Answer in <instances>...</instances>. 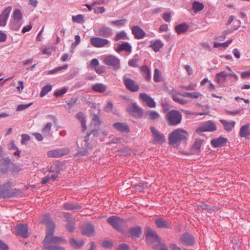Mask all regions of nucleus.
Wrapping results in <instances>:
<instances>
[{
	"label": "nucleus",
	"instance_id": "a18cd8bd",
	"mask_svg": "<svg viewBox=\"0 0 250 250\" xmlns=\"http://www.w3.org/2000/svg\"><path fill=\"white\" fill-rule=\"evenodd\" d=\"M181 96L184 97H188L190 98H198L200 96H202L199 92H184Z\"/></svg>",
	"mask_w": 250,
	"mask_h": 250
},
{
	"label": "nucleus",
	"instance_id": "4c0bfd02",
	"mask_svg": "<svg viewBox=\"0 0 250 250\" xmlns=\"http://www.w3.org/2000/svg\"><path fill=\"white\" fill-rule=\"evenodd\" d=\"M92 88L95 91L103 93L106 91L107 86L103 83H98L93 85Z\"/></svg>",
	"mask_w": 250,
	"mask_h": 250
},
{
	"label": "nucleus",
	"instance_id": "c03bdc74",
	"mask_svg": "<svg viewBox=\"0 0 250 250\" xmlns=\"http://www.w3.org/2000/svg\"><path fill=\"white\" fill-rule=\"evenodd\" d=\"M70 243L76 249L80 248L84 245V242L83 240L78 241L77 240L73 238L70 239Z\"/></svg>",
	"mask_w": 250,
	"mask_h": 250
},
{
	"label": "nucleus",
	"instance_id": "4468645a",
	"mask_svg": "<svg viewBox=\"0 0 250 250\" xmlns=\"http://www.w3.org/2000/svg\"><path fill=\"white\" fill-rule=\"evenodd\" d=\"M146 239L148 241L159 242L160 238L155 231L150 228H147L145 232Z\"/></svg>",
	"mask_w": 250,
	"mask_h": 250
},
{
	"label": "nucleus",
	"instance_id": "9d476101",
	"mask_svg": "<svg viewBox=\"0 0 250 250\" xmlns=\"http://www.w3.org/2000/svg\"><path fill=\"white\" fill-rule=\"evenodd\" d=\"M216 125L213 122L208 121L205 122L202 125L197 128L196 131V132L205 131L212 132L216 130Z\"/></svg>",
	"mask_w": 250,
	"mask_h": 250
},
{
	"label": "nucleus",
	"instance_id": "f257e3e1",
	"mask_svg": "<svg viewBox=\"0 0 250 250\" xmlns=\"http://www.w3.org/2000/svg\"><path fill=\"white\" fill-rule=\"evenodd\" d=\"M188 136V133L186 130L181 128L176 129L169 135V143L170 145H174L182 141H185Z\"/></svg>",
	"mask_w": 250,
	"mask_h": 250
},
{
	"label": "nucleus",
	"instance_id": "a211bd4d",
	"mask_svg": "<svg viewBox=\"0 0 250 250\" xmlns=\"http://www.w3.org/2000/svg\"><path fill=\"white\" fill-rule=\"evenodd\" d=\"M55 228H50L47 229L45 238L42 242L44 246L46 245H50L52 244V241L54 236V233Z\"/></svg>",
	"mask_w": 250,
	"mask_h": 250
},
{
	"label": "nucleus",
	"instance_id": "bb28decb",
	"mask_svg": "<svg viewBox=\"0 0 250 250\" xmlns=\"http://www.w3.org/2000/svg\"><path fill=\"white\" fill-rule=\"evenodd\" d=\"M183 93L178 92L176 91H171V95L173 100L182 105H185L187 104V101L186 100L183 99L179 97V95H181Z\"/></svg>",
	"mask_w": 250,
	"mask_h": 250
},
{
	"label": "nucleus",
	"instance_id": "5701e85b",
	"mask_svg": "<svg viewBox=\"0 0 250 250\" xmlns=\"http://www.w3.org/2000/svg\"><path fill=\"white\" fill-rule=\"evenodd\" d=\"M11 163V160L8 158H3L0 160V171L2 173H5L9 168Z\"/></svg>",
	"mask_w": 250,
	"mask_h": 250
},
{
	"label": "nucleus",
	"instance_id": "2f4dec72",
	"mask_svg": "<svg viewBox=\"0 0 250 250\" xmlns=\"http://www.w3.org/2000/svg\"><path fill=\"white\" fill-rule=\"evenodd\" d=\"M151 44L149 47H151L154 52H157L164 46L163 43L160 40H157L154 42L151 41Z\"/></svg>",
	"mask_w": 250,
	"mask_h": 250
},
{
	"label": "nucleus",
	"instance_id": "393cba45",
	"mask_svg": "<svg viewBox=\"0 0 250 250\" xmlns=\"http://www.w3.org/2000/svg\"><path fill=\"white\" fill-rule=\"evenodd\" d=\"M228 139L222 136L214 139L211 141V144L214 147L224 146L227 143Z\"/></svg>",
	"mask_w": 250,
	"mask_h": 250
},
{
	"label": "nucleus",
	"instance_id": "412c9836",
	"mask_svg": "<svg viewBox=\"0 0 250 250\" xmlns=\"http://www.w3.org/2000/svg\"><path fill=\"white\" fill-rule=\"evenodd\" d=\"M41 222L46 225L47 229L52 228H55L54 222L48 214H45L41 217Z\"/></svg>",
	"mask_w": 250,
	"mask_h": 250
},
{
	"label": "nucleus",
	"instance_id": "423d86ee",
	"mask_svg": "<svg viewBox=\"0 0 250 250\" xmlns=\"http://www.w3.org/2000/svg\"><path fill=\"white\" fill-rule=\"evenodd\" d=\"M126 111L135 117H141L143 111L141 107H139L136 103H133L129 104L126 109Z\"/></svg>",
	"mask_w": 250,
	"mask_h": 250
},
{
	"label": "nucleus",
	"instance_id": "ea45409f",
	"mask_svg": "<svg viewBox=\"0 0 250 250\" xmlns=\"http://www.w3.org/2000/svg\"><path fill=\"white\" fill-rule=\"evenodd\" d=\"M192 8L194 12H197L202 10L204 8V5L203 3L195 0L192 2Z\"/></svg>",
	"mask_w": 250,
	"mask_h": 250
},
{
	"label": "nucleus",
	"instance_id": "bf43d9fd",
	"mask_svg": "<svg viewBox=\"0 0 250 250\" xmlns=\"http://www.w3.org/2000/svg\"><path fill=\"white\" fill-rule=\"evenodd\" d=\"M67 229L70 232H72L74 230L75 228V222L74 221H68L67 224L66 225Z\"/></svg>",
	"mask_w": 250,
	"mask_h": 250
},
{
	"label": "nucleus",
	"instance_id": "39448f33",
	"mask_svg": "<svg viewBox=\"0 0 250 250\" xmlns=\"http://www.w3.org/2000/svg\"><path fill=\"white\" fill-rule=\"evenodd\" d=\"M103 61L105 65L109 66V68L114 71H116L121 68L120 60L115 56H106L104 57Z\"/></svg>",
	"mask_w": 250,
	"mask_h": 250
},
{
	"label": "nucleus",
	"instance_id": "f8f14e48",
	"mask_svg": "<svg viewBox=\"0 0 250 250\" xmlns=\"http://www.w3.org/2000/svg\"><path fill=\"white\" fill-rule=\"evenodd\" d=\"M90 42L93 46L100 48L109 44V41L106 39L95 37L90 39Z\"/></svg>",
	"mask_w": 250,
	"mask_h": 250
},
{
	"label": "nucleus",
	"instance_id": "7c9ffc66",
	"mask_svg": "<svg viewBox=\"0 0 250 250\" xmlns=\"http://www.w3.org/2000/svg\"><path fill=\"white\" fill-rule=\"evenodd\" d=\"M76 118L81 122L82 127V131L84 132L86 130V119L84 114L82 112H79L76 114Z\"/></svg>",
	"mask_w": 250,
	"mask_h": 250
},
{
	"label": "nucleus",
	"instance_id": "0e129e2a",
	"mask_svg": "<svg viewBox=\"0 0 250 250\" xmlns=\"http://www.w3.org/2000/svg\"><path fill=\"white\" fill-rule=\"evenodd\" d=\"M113 106V102L111 101H108L107 105L104 108V111L107 112L110 111Z\"/></svg>",
	"mask_w": 250,
	"mask_h": 250
},
{
	"label": "nucleus",
	"instance_id": "5fc2aeb1",
	"mask_svg": "<svg viewBox=\"0 0 250 250\" xmlns=\"http://www.w3.org/2000/svg\"><path fill=\"white\" fill-rule=\"evenodd\" d=\"M66 242V240L62 237L60 236H54L52 241V244H57L59 243H61L62 244H64Z\"/></svg>",
	"mask_w": 250,
	"mask_h": 250
},
{
	"label": "nucleus",
	"instance_id": "79ce46f5",
	"mask_svg": "<svg viewBox=\"0 0 250 250\" xmlns=\"http://www.w3.org/2000/svg\"><path fill=\"white\" fill-rule=\"evenodd\" d=\"M146 115L148 116V119L153 121L157 120L160 117V114L154 110L148 111Z\"/></svg>",
	"mask_w": 250,
	"mask_h": 250
},
{
	"label": "nucleus",
	"instance_id": "72a5a7b5",
	"mask_svg": "<svg viewBox=\"0 0 250 250\" xmlns=\"http://www.w3.org/2000/svg\"><path fill=\"white\" fill-rule=\"evenodd\" d=\"M63 208L66 210H79L81 209L82 207L78 203H65L63 204Z\"/></svg>",
	"mask_w": 250,
	"mask_h": 250
},
{
	"label": "nucleus",
	"instance_id": "c756f323",
	"mask_svg": "<svg viewBox=\"0 0 250 250\" xmlns=\"http://www.w3.org/2000/svg\"><path fill=\"white\" fill-rule=\"evenodd\" d=\"M203 143V140L196 138L192 146V150L194 153L198 154L201 151V146Z\"/></svg>",
	"mask_w": 250,
	"mask_h": 250
},
{
	"label": "nucleus",
	"instance_id": "f3484780",
	"mask_svg": "<svg viewBox=\"0 0 250 250\" xmlns=\"http://www.w3.org/2000/svg\"><path fill=\"white\" fill-rule=\"evenodd\" d=\"M12 7L8 6L2 11L0 15V26H4L6 25Z\"/></svg>",
	"mask_w": 250,
	"mask_h": 250
},
{
	"label": "nucleus",
	"instance_id": "473e14b6",
	"mask_svg": "<svg viewBox=\"0 0 250 250\" xmlns=\"http://www.w3.org/2000/svg\"><path fill=\"white\" fill-rule=\"evenodd\" d=\"M239 135L241 137L248 138L249 136L250 135L249 125L247 124L241 127L239 132Z\"/></svg>",
	"mask_w": 250,
	"mask_h": 250
},
{
	"label": "nucleus",
	"instance_id": "b1692460",
	"mask_svg": "<svg viewBox=\"0 0 250 250\" xmlns=\"http://www.w3.org/2000/svg\"><path fill=\"white\" fill-rule=\"evenodd\" d=\"M155 223L159 228L171 229L170 223L161 218H157L155 220Z\"/></svg>",
	"mask_w": 250,
	"mask_h": 250
},
{
	"label": "nucleus",
	"instance_id": "f704fd0d",
	"mask_svg": "<svg viewBox=\"0 0 250 250\" xmlns=\"http://www.w3.org/2000/svg\"><path fill=\"white\" fill-rule=\"evenodd\" d=\"M94 232V226L91 224L86 225L82 231V233L85 235L90 236H91Z\"/></svg>",
	"mask_w": 250,
	"mask_h": 250
},
{
	"label": "nucleus",
	"instance_id": "4d7b16f0",
	"mask_svg": "<svg viewBox=\"0 0 250 250\" xmlns=\"http://www.w3.org/2000/svg\"><path fill=\"white\" fill-rule=\"evenodd\" d=\"M126 20L122 19L111 21V24L117 26H123L126 22Z\"/></svg>",
	"mask_w": 250,
	"mask_h": 250
},
{
	"label": "nucleus",
	"instance_id": "c85d7f7f",
	"mask_svg": "<svg viewBox=\"0 0 250 250\" xmlns=\"http://www.w3.org/2000/svg\"><path fill=\"white\" fill-rule=\"evenodd\" d=\"M115 50L118 53L122 51H125L129 53L132 51V47L128 42H124L122 44H119L117 48H115Z\"/></svg>",
	"mask_w": 250,
	"mask_h": 250
},
{
	"label": "nucleus",
	"instance_id": "680f3d73",
	"mask_svg": "<svg viewBox=\"0 0 250 250\" xmlns=\"http://www.w3.org/2000/svg\"><path fill=\"white\" fill-rule=\"evenodd\" d=\"M33 104V103H30L26 104H20L17 107V111H22L26 109Z\"/></svg>",
	"mask_w": 250,
	"mask_h": 250
},
{
	"label": "nucleus",
	"instance_id": "cd10ccee",
	"mask_svg": "<svg viewBox=\"0 0 250 250\" xmlns=\"http://www.w3.org/2000/svg\"><path fill=\"white\" fill-rule=\"evenodd\" d=\"M220 123L222 124L224 129L227 132H230L235 125V121L228 122L226 120L221 119Z\"/></svg>",
	"mask_w": 250,
	"mask_h": 250
},
{
	"label": "nucleus",
	"instance_id": "58836bf2",
	"mask_svg": "<svg viewBox=\"0 0 250 250\" xmlns=\"http://www.w3.org/2000/svg\"><path fill=\"white\" fill-rule=\"evenodd\" d=\"M228 74L225 71H221L216 74L215 80L218 83H223L226 80V77Z\"/></svg>",
	"mask_w": 250,
	"mask_h": 250
},
{
	"label": "nucleus",
	"instance_id": "052dcab7",
	"mask_svg": "<svg viewBox=\"0 0 250 250\" xmlns=\"http://www.w3.org/2000/svg\"><path fill=\"white\" fill-rule=\"evenodd\" d=\"M78 100V98H72L67 101H66L67 105H68L69 108H72L76 103L77 101Z\"/></svg>",
	"mask_w": 250,
	"mask_h": 250
},
{
	"label": "nucleus",
	"instance_id": "7ed1b4c3",
	"mask_svg": "<svg viewBox=\"0 0 250 250\" xmlns=\"http://www.w3.org/2000/svg\"><path fill=\"white\" fill-rule=\"evenodd\" d=\"M107 222L114 229L118 231L122 232L123 228L125 226L126 221L117 216H111L108 218Z\"/></svg>",
	"mask_w": 250,
	"mask_h": 250
},
{
	"label": "nucleus",
	"instance_id": "774afa93",
	"mask_svg": "<svg viewBox=\"0 0 250 250\" xmlns=\"http://www.w3.org/2000/svg\"><path fill=\"white\" fill-rule=\"evenodd\" d=\"M129 249V246L126 244H120L117 250H128Z\"/></svg>",
	"mask_w": 250,
	"mask_h": 250
},
{
	"label": "nucleus",
	"instance_id": "2eb2a0df",
	"mask_svg": "<svg viewBox=\"0 0 250 250\" xmlns=\"http://www.w3.org/2000/svg\"><path fill=\"white\" fill-rule=\"evenodd\" d=\"M180 241L183 244L190 246L194 244V239L192 235L188 233L182 234L180 238Z\"/></svg>",
	"mask_w": 250,
	"mask_h": 250
},
{
	"label": "nucleus",
	"instance_id": "1a4fd4ad",
	"mask_svg": "<svg viewBox=\"0 0 250 250\" xmlns=\"http://www.w3.org/2000/svg\"><path fill=\"white\" fill-rule=\"evenodd\" d=\"M150 130L152 134L153 138V142L155 144H162L166 141L165 136L160 133L154 127H150Z\"/></svg>",
	"mask_w": 250,
	"mask_h": 250
},
{
	"label": "nucleus",
	"instance_id": "a19ab883",
	"mask_svg": "<svg viewBox=\"0 0 250 250\" xmlns=\"http://www.w3.org/2000/svg\"><path fill=\"white\" fill-rule=\"evenodd\" d=\"M21 24V21L13 20L10 22V27L14 31H18L20 28Z\"/></svg>",
	"mask_w": 250,
	"mask_h": 250
},
{
	"label": "nucleus",
	"instance_id": "6ab92c4d",
	"mask_svg": "<svg viewBox=\"0 0 250 250\" xmlns=\"http://www.w3.org/2000/svg\"><path fill=\"white\" fill-rule=\"evenodd\" d=\"M98 35L104 38H109L112 36L113 31L112 29L109 27L102 26L98 29Z\"/></svg>",
	"mask_w": 250,
	"mask_h": 250
},
{
	"label": "nucleus",
	"instance_id": "dca6fc26",
	"mask_svg": "<svg viewBox=\"0 0 250 250\" xmlns=\"http://www.w3.org/2000/svg\"><path fill=\"white\" fill-rule=\"evenodd\" d=\"M140 98L150 108L156 107V103L154 100L149 95L145 93H141L139 95Z\"/></svg>",
	"mask_w": 250,
	"mask_h": 250
},
{
	"label": "nucleus",
	"instance_id": "f03ea898",
	"mask_svg": "<svg viewBox=\"0 0 250 250\" xmlns=\"http://www.w3.org/2000/svg\"><path fill=\"white\" fill-rule=\"evenodd\" d=\"M91 134H93L94 136H97L99 135V131L97 130H93L85 136L83 143L82 144V147L80 150L78 151L76 155L86 156L88 154L89 151L92 149V146L89 143V136Z\"/></svg>",
	"mask_w": 250,
	"mask_h": 250
},
{
	"label": "nucleus",
	"instance_id": "4be33fe9",
	"mask_svg": "<svg viewBox=\"0 0 250 250\" xmlns=\"http://www.w3.org/2000/svg\"><path fill=\"white\" fill-rule=\"evenodd\" d=\"M129 233L131 238H139L141 237L142 234V230L140 226H136L130 228Z\"/></svg>",
	"mask_w": 250,
	"mask_h": 250
},
{
	"label": "nucleus",
	"instance_id": "49530a36",
	"mask_svg": "<svg viewBox=\"0 0 250 250\" xmlns=\"http://www.w3.org/2000/svg\"><path fill=\"white\" fill-rule=\"evenodd\" d=\"M52 85L50 84H47L43 86L40 92V96L41 97H43L46 95L52 89Z\"/></svg>",
	"mask_w": 250,
	"mask_h": 250
},
{
	"label": "nucleus",
	"instance_id": "0eeeda50",
	"mask_svg": "<svg viewBox=\"0 0 250 250\" xmlns=\"http://www.w3.org/2000/svg\"><path fill=\"white\" fill-rule=\"evenodd\" d=\"M123 80L126 89L130 91L135 92L139 90V85L134 80L127 77L126 76L123 77Z\"/></svg>",
	"mask_w": 250,
	"mask_h": 250
},
{
	"label": "nucleus",
	"instance_id": "de8ad7c7",
	"mask_svg": "<svg viewBox=\"0 0 250 250\" xmlns=\"http://www.w3.org/2000/svg\"><path fill=\"white\" fill-rule=\"evenodd\" d=\"M52 126V124L51 122L47 123L45 125L42 129V133L44 135H48L50 134L51 127Z\"/></svg>",
	"mask_w": 250,
	"mask_h": 250
},
{
	"label": "nucleus",
	"instance_id": "3c124183",
	"mask_svg": "<svg viewBox=\"0 0 250 250\" xmlns=\"http://www.w3.org/2000/svg\"><path fill=\"white\" fill-rule=\"evenodd\" d=\"M161 75L160 71L158 69L156 68L154 70L153 80L154 82L156 83L160 82L161 81Z\"/></svg>",
	"mask_w": 250,
	"mask_h": 250
},
{
	"label": "nucleus",
	"instance_id": "ddd939ff",
	"mask_svg": "<svg viewBox=\"0 0 250 250\" xmlns=\"http://www.w3.org/2000/svg\"><path fill=\"white\" fill-rule=\"evenodd\" d=\"M17 234L21 237L26 238L29 236L28 226L25 224H20L16 226Z\"/></svg>",
	"mask_w": 250,
	"mask_h": 250
},
{
	"label": "nucleus",
	"instance_id": "09e8293b",
	"mask_svg": "<svg viewBox=\"0 0 250 250\" xmlns=\"http://www.w3.org/2000/svg\"><path fill=\"white\" fill-rule=\"evenodd\" d=\"M44 249L46 250H66L64 247L57 245H46L44 246Z\"/></svg>",
	"mask_w": 250,
	"mask_h": 250
},
{
	"label": "nucleus",
	"instance_id": "e2e57ef3",
	"mask_svg": "<svg viewBox=\"0 0 250 250\" xmlns=\"http://www.w3.org/2000/svg\"><path fill=\"white\" fill-rule=\"evenodd\" d=\"M155 250H168L166 246L164 244H159L154 247Z\"/></svg>",
	"mask_w": 250,
	"mask_h": 250
},
{
	"label": "nucleus",
	"instance_id": "c9c22d12",
	"mask_svg": "<svg viewBox=\"0 0 250 250\" xmlns=\"http://www.w3.org/2000/svg\"><path fill=\"white\" fill-rule=\"evenodd\" d=\"M189 26L186 23H183L176 25L175 27L176 32L178 34L185 33L188 31Z\"/></svg>",
	"mask_w": 250,
	"mask_h": 250
},
{
	"label": "nucleus",
	"instance_id": "6e6d98bb",
	"mask_svg": "<svg viewBox=\"0 0 250 250\" xmlns=\"http://www.w3.org/2000/svg\"><path fill=\"white\" fill-rule=\"evenodd\" d=\"M67 67H68L67 64H65V65H63L61 66H59L53 70H51L49 71L48 74H53L57 73L58 71L62 70L63 69H66Z\"/></svg>",
	"mask_w": 250,
	"mask_h": 250
},
{
	"label": "nucleus",
	"instance_id": "603ef678",
	"mask_svg": "<svg viewBox=\"0 0 250 250\" xmlns=\"http://www.w3.org/2000/svg\"><path fill=\"white\" fill-rule=\"evenodd\" d=\"M126 39V34L125 31H121L117 33L114 37V40L117 42L120 40H125Z\"/></svg>",
	"mask_w": 250,
	"mask_h": 250
},
{
	"label": "nucleus",
	"instance_id": "69168bd1",
	"mask_svg": "<svg viewBox=\"0 0 250 250\" xmlns=\"http://www.w3.org/2000/svg\"><path fill=\"white\" fill-rule=\"evenodd\" d=\"M75 41L72 44V47L75 48L80 42L81 37L79 35H76L75 37Z\"/></svg>",
	"mask_w": 250,
	"mask_h": 250
},
{
	"label": "nucleus",
	"instance_id": "20e7f679",
	"mask_svg": "<svg viewBox=\"0 0 250 250\" xmlns=\"http://www.w3.org/2000/svg\"><path fill=\"white\" fill-rule=\"evenodd\" d=\"M166 118L169 125L175 126L181 122L182 115L178 110H172L167 112Z\"/></svg>",
	"mask_w": 250,
	"mask_h": 250
},
{
	"label": "nucleus",
	"instance_id": "aec40b11",
	"mask_svg": "<svg viewBox=\"0 0 250 250\" xmlns=\"http://www.w3.org/2000/svg\"><path fill=\"white\" fill-rule=\"evenodd\" d=\"M131 31L136 39H143L146 36L145 32L138 25L133 26Z\"/></svg>",
	"mask_w": 250,
	"mask_h": 250
},
{
	"label": "nucleus",
	"instance_id": "a878e982",
	"mask_svg": "<svg viewBox=\"0 0 250 250\" xmlns=\"http://www.w3.org/2000/svg\"><path fill=\"white\" fill-rule=\"evenodd\" d=\"M113 126L118 131L122 132H129V129L125 123L117 122L113 125Z\"/></svg>",
	"mask_w": 250,
	"mask_h": 250
},
{
	"label": "nucleus",
	"instance_id": "9b49d317",
	"mask_svg": "<svg viewBox=\"0 0 250 250\" xmlns=\"http://www.w3.org/2000/svg\"><path fill=\"white\" fill-rule=\"evenodd\" d=\"M69 149L67 148H59L49 150L47 152V156L50 158H59L68 154Z\"/></svg>",
	"mask_w": 250,
	"mask_h": 250
},
{
	"label": "nucleus",
	"instance_id": "864d4df0",
	"mask_svg": "<svg viewBox=\"0 0 250 250\" xmlns=\"http://www.w3.org/2000/svg\"><path fill=\"white\" fill-rule=\"evenodd\" d=\"M13 18L14 20L21 21L22 18V13L20 10L16 9L13 14Z\"/></svg>",
	"mask_w": 250,
	"mask_h": 250
},
{
	"label": "nucleus",
	"instance_id": "37998d69",
	"mask_svg": "<svg viewBox=\"0 0 250 250\" xmlns=\"http://www.w3.org/2000/svg\"><path fill=\"white\" fill-rule=\"evenodd\" d=\"M139 60V57L138 54L134 55V57L131 59L128 62L129 66L133 67H138L139 66L138 62Z\"/></svg>",
	"mask_w": 250,
	"mask_h": 250
},
{
	"label": "nucleus",
	"instance_id": "8fccbe9b",
	"mask_svg": "<svg viewBox=\"0 0 250 250\" xmlns=\"http://www.w3.org/2000/svg\"><path fill=\"white\" fill-rule=\"evenodd\" d=\"M72 21L77 23H83L84 21V17L83 15L79 14L76 16H73L72 17Z\"/></svg>",
	"mask_w": 250,
	"mask_h": 250
},
{
	"label": "nucleus",
	"instance_id": "6e6552de",
	"mask_svg": "<svg viewBox=\"0 0 250 250\" xmlns=\"http://www.w3.org/2000/svg\"><path fill=\"white\" fill-rule=\"evenodd\" d=\"M11 183L7 182L0 188V196L3 198L12 197L16 196L17 192L10 190Z\"/></svg>",
	"mask_w": 250,
	"mask_h": 250
},
{
	"label": "nucleus",
	"instance_id": "13d9d810",
	"mask_svg": "<svg viewBox=\"0 0 250 250\" xmlns=\"http://www.w3.org/2000/svg\"><path fill=\"white\" fill-rule=\"evenodd\" d=\"M67 91V88L64 87L62 89L58 90L54 92V95L57 97H61Z\"/></svg>",
	"mask_w": 250,
	"mask_h": 250
},
{
	"label": "nucleus",
	"instance_id": "338daca9",
	"mask_svg": "<svg viewBox=\"0 0 250 250\" xmlns=\"http://www.w3.org/2000/svg\"><path fill=\"white\" fill-rule=\"evenodd\" d=\"M30 139V136L25 134H23L21 135V143L22 144H25L26 142L29 141Z\"/></svg>",
	"mask_w": 250,
	"mask_h": 250
},
{
	"label": "nucleus",
	"instance_id": "e433bc0d",
	"mask_svg": "<svg viewBox=\"0 0 250 250\" xmlns=\"http://www.w3.org/2000/svg\"><path fill=\"white\" fill-rule=\"evenodd\" d=\"M141 70L146 80L149 81L151 79V72L149 67L146 65H144L141 67Z\"/></svg>",
	"mask_w": 250,
	"mask_h": 250
}]
</instances>
